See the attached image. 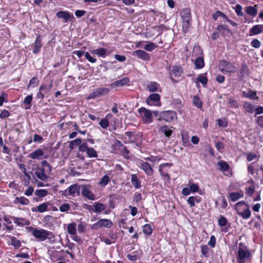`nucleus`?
<instances>
[{
	"label": "nucleus",
	"mask_w": 263,
	"mask_h": 263,
	"mask_svg": "<svg viewBox=\"0 0 263 263\" xmlns=\"http://www.w3.org/2000/svg\"><path fill=\"white\" fill-rule=\"evenodd\" d=\"M27 230L40 241H44L47 238L50 239L53 237L51 232L44 229L38 230L32 227H28L27 228Z\"/></svg>",
	"instance_id": "1"
},
{
	"label": "nucleus",
	"mask_w": 263,
	"mask_h": 263,
	"mask_svg": "<svg viewBox=\"0 0 263 263\" xmlns=\"http://www.w3.org/2000/svg\"><path fill=\"white\" fill-rule=\"evenodd\" d=\"M182 20V29L185 32L190 28L191 20V11L189 8H184L180 13Z\"/></svg>",
	"instance_id": "2"
},
{
	"label": "nucleus",
	"mask_w": 263,
	"mask_h": 263,
	"mask_svg": "<svg viewBox=\"0 0 263 263\" xmlns=\"http://www.w3.org/2000/svg\"><path fill=\"white\" fill-rule=\"evenodd\" d=\"M138 111L144 123L148 124L153 122L152 113L149 110L142 107L139 108Z\"/></svg>",
	"instance_id": "3"
},
{
	"label": "nucleus",
	"mask_w": 263,
	"mask_h": 263,
	"mask_svg": "<svg viewBox=\"0 0 263 263\" xmlns=\"http://www.w3.org/2000/svg\"><path fill=\"white\" fill-rule=\"evenodd\" d=\"M176 113L174 111H163L160 112L159 118H158V120H163L166 122H172L175 118H176Z\"/></svg>",
	"instance_id": "4"
},
{
	"label": "nucleus",
	"mask_w": 263,
	"mask_h": 263,
	"mask_svg": "<svg viewBox=\"0 0 263 263\" xmlns=\"http://www.w3.org/2000/svg\"><path fill=\"white\" fill-rule=\"evenodd\" d=\"M251 255V253L249 250L239 248L238 251L237 261L239 263H245Z\"/></svg>",
	"instance_id": "5"
},
{
	"label": "nucleus",
	"mask_w": 263,
	"mask_h": 263,
	"mask_svg": "<svg viewBox=\"0 0 263 263\" xmlns=\"http://www.w3.org/2000/svg\"><path fill=\"white\" fill-rule=\"evenodd\" d=\"M145 102L150 106H160L161 105L160 96L158 93L151 94L146 99Z\"/></svg>",
	"instance_id": "6"
},
{
	"label": "nucleus",
	"mask_w": 263,
	"mask_h": 263,
	"mask_svg": "<svg viewBox=\"0 0 263 263\" xmlns=\"http://www.w3.org/2000/svg\"><path fill=\"white\" fill-rule=\"evenodd\" d=\"M109 89L106 87L99 88L94 89L92 92L89 94L88 99H95L100 96L107 94Z\"/></svg>",
	"instance_id": "7"
},
{
	"label": "nucleus",
	"mask_w": 263,
	"mask_h": 263,
	"mask_svg": "<svg viewBox=\"0 0 263 263\" xmlns=\"http://www.w3.org/2000/svg\"><path fill=\"white\" fill-rule=\"evenodd\" d=\"M111 221L107 219H101L91 226V229L95 230L101 227L110 228L112 226Z\"/></svg>",
	"instance_id": "8"
},
{
	"label": "nucleus",
	"mask_w": 263,
	"mask_h": 263,
	"mask_svg": "<svg viewBox=\"0 0 263 263\" xmlns=\"http://www.w3.org/2000/svg\"><path fill=\"white\" fill-rule=\"evenodd\" d=\"M172 163H165L161 164L159 165V171L160 174L163 177L167 178V180H170L171 177L168 174V171L166 168V167H171L172 166Z\"/></svg>",
	"instance_id": "9"
},
{
	"label": "nucleus",
	"mask_w": 263,
	"mask_h": 263,
	"mask_svg": "<svg viewBox=\"0 0 263 263\" xmlns=\"http://www.w3.org/2000/svg\"><path fill=\"white\" fill-rule=\"evenodd\" d=\"M132 55L143 61L150 60L149 54L143 50H137L133 52Z\"/></svg>",
	"instance_id": "10"
},
{
	"label": "nucleus",
	"mask_w": 263,
	"mask_h": 263,
	"mask_svg": "<svg viewBox=\"0 0 263 263\" xmlns=\"http://www.w3.org/2000/svg\"><path fill=\"white\" fill-rule=\"evenodd\" d=\"M45 172V168L44 167H37L34 170V174L36 177L42 181H45L49 178Z\"/></svg>",
	"instance_id": "11"
},
{
	"label": "nucleus",
	"mask_w": 263,
	"mask_h": 263,
	"mask_svg": "<svg viewBox=\"0 0 263 263\" xmlns=\"http://www.w3.org/2000/svg\"><path fill=\"white\" fill-rule=\"evenodd\" d=\"M57 16L59 18H63L64 20V22L67 23L69 21H72L74 19V16L67 11H60L56 14Z\"/></svg>",
	"instance_id": "12"
},
{
	"label": "nucleus",
	"mask_w": 263,
	"mask_h": 263,
	"mask_svg": "<svg viewBox=\"0 0 263 263\" xmlns=\"http://www.w3.org/2000/svg\"><path fill=\"white\" fill-rule=\"evenodd\" d=\"M129 82V79L127 77H124L120 80L116 81L112 83L110 86L111 88L120 87L127 85Z\"/></svg>",
	"instance_id": "13"
},
{
	"label": "nucleus",
	"mask_w": 263,
	"mask_h": 263,
	"mask_svg": "<svg viewBox=\"0 0 263 263\" xmlns=\"http://www.w3.org/2000/svg\"><path fill=\"white\" fill-rule=\"evenodd\" d=\"M263 32V25H256L249 30V35L252 36L259 34Z\"/></svg>",
	"instance_id": "14"
},
{
	"label": "nucleus",
	"mask_w": 263,
	"mask_h": 263,
	"mask_svg": "<svg viewBox=\"0 0 263 263\" xmlns=\"http://www.w3.org/2000/svg\"><path fill=\"white\" fill-rule=\"evenodd\" d=\"M242 96L251 100H257L259 99V97L256 95V91L250 89L247 92L243 91Z\"/></svg>",
	"instance_id": "15"
},
{
	"label": "nucleus",
	"mask_w": 263,
	"mask_h": 263,
	"mask_svg": "<svg viewBox=\"0 0 263 263\" xmlns=\"http://www.w3.org/2000/svg\"><path fill=\"white\" fill-rule=\"evenodd\" d=\"M220 65L226 68V70L223 69H221L222 71H223L224 70H226L229 72L235 71V66H233L229 62L225 60H223L220 61Z\"/></svg>",
	"instance_id": "16"
},
{
	"label": "nucleus",
	"mask_w": 263,
	"mask_h": 263,
	"mask_svg": "<svg viewBox=\"0 0 263 263\" xmlns=\"http://www.w3.org/2000/svg\"><path fill=\"white\" fill-rule=\"evenodd\" d=\"M80 187L81 186L78 185L77 184H74L70 185L68 188V195L74 196L75 194L77 193V195H79L80 194Z\"/></svg>",
	"instance_id": "17"
},
{
	"label": "nucleus",
	"mask_w": 263,
	"mask_h": 263,
	"mask_svg": "<svg viewBox=\"0 0 263 263\" xmlns=\"http://www.w3.org/2000/svg\"><path fill=\"white\" fill-rule=\"evenodd\" d=\"M141 168L142 169L145 173L148 176H151L153 174V168L151 165L146 162L142 163Z\"/></svg>",
	"instance_id": "18"
},
{
	"label": "nucleus",
	"mask_w": 263,
	"mask_h": 263,
	"mask_svg": "<svg viewBox=\"0 0 263 263\" xmlns=\"http://www.w3.org/2000/svg\"><path fill=\"white\" fill-rule=\"evenodd\" d=\"M82 188L83 190L81 193L83 196L91 200L95 199V195L91 191L87 189L85 186H82Z\"/></svg>",
	"instance_id": "19"
},
{
	"label": "nucleus",
	"mask_w": 263,
	"mask_h": 263,
	"mask_svg": "<svg viewBox=\"0 0 263 263\" xmlns=\"http://www.w3.org/2000/svg\"><path fill=\"white\" fill-rule=\"evenodd\" d=\"M11 219L14 223H16L18 226H28L30 224V222L22 218H18L14 216L11 217Z\"/></svg>",
	"instance_id": "20"
},
{
	"label": "nucleus",
	"mask_w": 263,
	"mask_h": 263,
	"mask_svg": "<svg viewBox=\"0 0 263 263\" xmlns=\"http://www.w3.org/2000/svg\"><path fill=\"white\" fill-rule=\"evenodd\" d=\"M44 155V152L41 149H37L32 152L29 156L30 158L33 159H41Z\"/></svg>",
	"instance_id": "21"
},
{
	"label": "nucleus",
	"mask_w": 263,
	"mask_h": 263,
	"mask_svg": "<svg viewBox=\"0 0 263 263\" xmlns=\"http://www.w3.org/2000/svg\"><path fill=\"white\" fill-rule=\"evenodd\" d=\"M243 197V193L242 191L239 192H232L229 194V198L233 201H236L239 199Z\"/></svg>",
	"instance_id": "22"
},
{
	"label": "nucleus",
	"mask_w": 263,
	"mask_h": 263,
	"mask_svg": "<svg viewBox=\"0 0 263 263\" xmlns=\"http://www.w3.org/2000/svg\"><path fill=\"white\" fill-rule=\"evenodd\" d=\"M34 48L33 52L35 54L39 53L40 51V48L42 47L41 39L40 35H38L33 44Z\"/></svg>",
	"instance_id": "23"
},
{
	"label": "nucleus",
	"mask_w": 263,
	"mask_h": 263,
	"mask_svg": "<svg viewBox=\"0 0 263 263\" xmlns=\"http://www.w3.org/2000/svg\"><path fill=\"white\" fill-rule=\"evenodd\" d=\"M147 88L150 92L159 91L160 89L159 84L155 82H152L147 85Z\"/></svg>",
	"instance_id": "24"
},
{
	"label": "nucleus",
	"mask_w": 263,
	"mask_h": 263,
	"mask_svg": "<svg viewBox=\"0 0 263 263\" xmlns=\"http://www.w3.org/2000/svg\"><path fill=\"white\" fill-rule=\"evenodd\" d=\"M237 213L238 215L241 216L245 219H248L251 216V211L249 206L242 212H241L240 210L237 211Z\"/></svg>",
	"instance_id": "25"
},
{
	"label": "nucleus",
	"mask_w": 263,
	"mask_h": 263,
	"mask_svg": "<svg viewBox=\"0 0 263 263\" xmlns=\"http://www.w3.org/2000/svg\"><path fill=\"white\" fill-rule=\"evenodd\" d=\"M243 108L248 113L252 114L254 111V106L248 101L243 102Z\"/></svg>",
	"instance_id": "26"
},
{
	"label": "nucleus",
	"mask_w": 263,
	"mask_h": 263,
	"mask_svg": "<svg viewBox=\"0 0 263 263\" xmlns=\"http://www.w3.org/2000/svg\"><path fill=\"white\" fill-rule=\"evenodd\" d=\"M131 182L135 189L141 187V182L136 174H132L131 176Z\"/></svg>",
	"instance_id": "27"
},
{
	"label": "nucleus",
	"mask_w": 263,
	"mask_h": 263,
	"mask_svg": "<svg viewBox=\"0 0 263 263\" xmlns=\"http://www.w3.org/2000/svg\"><path fill=\"white\" fill-rule=\"evenodd\" d=\"M52 87V83L51 82L50 84H43L41 85V86L39 88V90L42 91V92L44 93H48L50 90L51 89Z\"/></svg>",
	"instance_id": "28"
},
{
	"label": "nucleus",
	"mask_w": 263,
	"mask_h": 263,
	"mask_svg": "<svg viewBox=\"0 0 263 263\" xmlns=\"http://www.w3.org/2000/svg\"><path fill=\"white\" fill-rule=\"evenodd\" d=\"M257 7V5H255L254 7L250 6L246 7V12L252 16H255L257 15V10L255 8Z\"/></svg>",
	"instance_id": "29"
},
{
	"label": "nucleus",
	"mask_w": 263,
	"mask_h": 263,
	"mask_svg": "<svg viewBox=\"0 0 263 263\" xmlns=\"http://www.w3.org/2000/svg\"><path fill=\"white\" fill-rule=\"evenodd\" d=\"M14 202L15 203H20L22 205H28L29 203V200L24 197H15Z\"/></svg>",
	"instance_id": "30"
},
{
	"label": "nucleus",
	"mask_w": 263,
	"mask_h": 263,
	"mask_svg": "<svg viewBox=\"0 0 263 263\" xmlns=\"http://www.w3.org/2000/svg\"><path fill=\"white\" fill-rule=\"evenodd\" d=\"M218 165L219 166V170L222 172H227L230 166L229 164L224 161H220L218 162Z\"/></svg>",
	"instance_id": "31"
},
{
	"label": "nucleus",
	"mask_w": 263,
	"mask_h": 263,
	"mask_svg": "<svg viewBox=\"0 0 263 263\" xmlns=\"http://www.w3.org/2000/svg\"><path fill=\"white\" fill-rule=\"evenodd\" d=\"M159 129L160 131L163 133L166 137H170L173 133V130L169 129V128L166 125L160 127Z\"/></svg>",
	"instance_id": "32"
},
{
	"label": "nucleus",
	"mask_w": 263,
	"mask_h": 263,
	"mask_svg": "<svg viewBox=\"0 0 263 263\" xmlns=\"http://www.w3.org/2000/svg\"><path fill=\"white\" fill-rule=\"evenodd\" d=\"M91 52L98 55L99 57H105L106 54V49L103 48H100L93 50Z\"/></svg>",
	"instance_id": "33"
},
{
	"label": "nucleus",
	"mask_w": 263,
	"mask_h": 263,
	"mask_svg": "<svg viewBox=\"0 0 263 263\" xmlns=\"http://www.w3.org/2000/svg\"><path fill=\"white\" fill-rule=\"evenodd\" d=\"M94 209L93 212L99 213L105 210L103 204L96 202L93 204Z\"/></svg>",
	"instance_id": "34"
},
{
	"label": "nucleus",
	"mask_w": 263,
	"mask_h": 263,
	"mask_svg": "<svg viewBox=\"0 0 263 263\" xmlns=\"http://www.w3.org/2000/svg\"><path fill=\"white\" fill-rule=\"evenodd\" d=\"M11 245L14 246L15 249H19L21 246V242L20 240L17 239L15 237H10Z\"/></svg>",
	"instance_id": "35"
},
{
	"label": "nucleus",
	"mask_w": 263,
	"mask_h": 263,
	"mask_svg": "<svg viewBox=\"0 0 263 263\" xmlns=\"http://www.w3.org/2000/svg\"><path fill=\"white\" fill-rule=\"evenodd\" d=\"M48 203H43L42 204H40L36 207V210H34V208L32 209V211H37L40 213H43L47 211L48 208Z\"/></svg>",
	"instance_id": "36"
},
{
	"label": "nucleus",
	"mask_w": 263,
	"mask_h": 263,
	"mask_svg": "<svg viewBox=\"0 0 263 263\" xmlns=\"http://www.w3.org/2000/svg\"><path fill=\"white\" fill-rule=\"evenodd\" d=\"M204 65L203 58L198 57L195 60V65L197 69H201Z\"/></svg>",
	"instance_id": "37"
},
{
	"label": "nucleus",
	"mask_w": 263,
	"mask_h": 263,
	"mask_svg": "<svg viewBox=\"0 0 263 263\" xmlns=\"http://www.w3.org/2000/svg\"><path fill=\"white\" fill-rule=\"evenodd\" d=\"M240 72L242 77H245L249 74V68L245 63L241 64Z\"/></svg>",
	"instance_id": "38"
},
{
	"label": "nucleus",
	"mask_w": 263,
	"mask_h": 263,
	"mask_svg": "<svg viewBox=\"0 0 263 263\" xmlns=\"http://www.w3.org/2000/svg\"><path fill=\"white\" fill-rule=\"evenodd\" d=\"M172 73L175 77H179L183 72V69L180 66H176L173 67Z\"/></svg>",
	"instance_id": "39"
},
{
	"label": "nucleus",
	"mask_w": 263,
	"mask_h": 263,
	"mask_svg": "<svg viewBox=\"0 0 263 263\" xmlns=\"http://www.w3.org/2000/svg\"><path fill=\"white\" fill-rule=\"evenodd\" d=\"M193 103L198 108H201L202 106V103L199 97L197 96L194 97L193 99Z\"/></svg>",
	"instance_id": "40"
},
{
	"label": "nucleus",
	"mask_w": 263,
	"mask_h": 263,
	"mask_svg": "<svg viewBox=\"0 0 263 263\" xmlns=\"http://www.w3.org/2000/svg\"><path fill=\"white\" fill-rule=\"evenodd\" d=\"M143 233L146 235H150L152 233V228L149 224H146L143 226Z\"/></svg>",
	"instance_id": "41"
},
{
	"label": "nucleus",
	"mask_w": 263,
	"mask_h": 263,
	"mask_svg": "<svg viewBox=\"0 0 263 263\" xmlns=\"http://www.w3.org/2000/svg\"><path fill=\"white\" fill-rule=\"evenodd\" d=\"M76 224L74 223H71L68 224L67 227V232L71 235L74 234L76 232Z\"/></svg>",
	"instance_id": "42"
},
{
	"label": "nucleus",
	"mask_w": 263,
	"mask_h": 263,
	"mask_svg": "<svg viewBox=\"0 0 263 263\" xmlns=\"http://www.w3.org/2000/svg\"><path fill=\"white\" fill-rule=\"evenodd\" d=\"M87 154L90 158H97L98 157L96 151L92 147H89L87 152Z\"/></svg>",
	"instance_id": "43"
},
{
	"label": "nucleus",
	"mask_w": 263,
	"mask_h": 263,
	"mask_svg": "<svg viewBox=\"0 0 263 263\" xmlns=\"http://www.w3.org/2000/svg\"><path fill=\"white\" fill-rule=\"evenodd\" d=\"M48 193V192L46 190H37L35 191V194L39 197H44L46 196Z\"/></svg>",
	"instance_id": "44"
},
{
	"label": "nucleus",
	"mask_w": 263,
	"mask_h": 263,
	"mask_svg": "<svg viewBox=\"0 0 263 263\" xmlns=\"http://www.w3.org/2000/svg\"><path fill=\"white\" fill-rule=\"evenodd\" d=\"M39 83V81L37 79V78L34 77H33L29 81V84L27 86V88H29V87L30 86H32L33 87H34L36 86Z\"/></svg>",
	"instance_id": "45"
},
{
	"label": "nucleus",
	"mask_w": 263,
	"mask_h": 263,
	"mask_svg": "<svg viewBox=\"0 0 263 263\" xmlns=\"http://www.w3.org/2000/svg\"><path fill=\"white\" fill-rule=\"evenodd\" d=\"M41 164L43 167L45 168V171L47 173H50L51 171V166L46 160H43L41 162Z\"/></svg>",
	"instance_id": "46"
},
{
	"label": "nucleus",
	"mask_w": 263,
	"mask_h": 263,
	"mask_svg": "<svg viewBox=\"0 0 263 263\" xmlns=\"http://www.w3.org/2000/svg\"><path fill=\"white\" fill-rule=\"evenodd\" d=\"M99 124L103 129H106L109 126V121L106 118L102 119Z\"/></svg>",
	"instance_id": "47"
},
{
	"label": "nucleus",
	"mask_w": 263,
	"mask_h": 263,
	"mask_svg": "<svg viewBox=\"0 0 263 263\" xmlns=\"http://www.w3.org/2000/svg\"><path fill=\"white\" fill-rule=\"evenodd\" d=\"M109 180V177L107 175H104L100 180L99 184L104 186L108 183Z\"/></svg>",
	"instance_id": "48"
},
{
	"label": "nucleus",
	"mask_w": 263,
	"mask_h": 263,
	"mask_svg": "<svg viewBox=\"0 0 263 263\" xmlns=\"http://www.w3.org/2000/svg\"><path fill=\"white\" fill-rule=\"evenodd\" d=\"M220 15L222 16V17L226 20L227 22L229 23L232 26L234 27H237L238 26V24L237 23L230 20L224 13H219Z\"/></svg>",
	"instance_id": "49"
},
{
	"label": "nucleus",
	"mask_w": 263,
	"mask_h": 263,
	"mask_svg": "<svg viewBox=\"0 0 263 263\" xmlns=\"http://www.w3.org/2000/svg\"><path fill=\"white\" fill-rule=\"evenodd\" d=\"M157 45H155L153 43H149L148 44H146L144 46V49L147 51H153L156 47Z\"/></svg>",
	"instance_id": "50"
},
{
	"label": "nucleus",
	"mask_w": 263,
	"mask_h": 263,
	"mask_svg": "<svg viewBox=\"0 0 263 263\" xmlns=\"http://www.w3.org/2000/svg\"><path fill=\"white\" fill-rule=\"evenodd\" d=\"M197 81L200 82L203 86H205L208 83L207 78L202 75H200L197 79Z\"/></svg>",
	"instance_id": "51"
},
{
	"label": "nucleus",
	"mask_w": 263,
	"mask_h": 263,
	"mask_svg": "<svg viewBox=\"0 0 263 263\" xmlns=\"http://www.w3.org/2000/svg\"><path fill=\"white\" fill-rule=\"evenodd\" d=\"M201 251L202 254L204 257H208L209 256V248L206 245L201 246Z\"/></svg>",
	"instance_id": "52"
},
{
	"label": "nucleus",
	"mask_w": 263,
	"mask_h": 263,
	"mask_svg": "<svg viewBox=\"0 0 263 263\" xmlns=\"http://www.w3.org/2000/svg\"><path fill=\"white\" fill-rule=\"evenodd\" d=\"M70 210V205L68 203H64L59 208V210L61 212H68Z\"/></svg>",
	"instance_id": "53"
},
{
	"label": "nucleus",
	"mask_w": 263,
	"mask_h": 263,
	"mask_svg": "<svg viewBox=\"0 0 263 263\" xmlns=\"http://www.w3.org/2000/svg\"><path fill=\"white\" fill-rule=\"evenodd\" d=\"M218 223L220 226L224 227L227 223V220L224 216L221 215L218 221Z\"/></svg>",
	"instance_id": "54"
},
{
	"label": "nucleus",
	"mask_w": 263,
	"mask_h": 263,
	"mask_svg": "<svg viewBox=\"0 0 263 263\" xmlns=\"http://www.w3.org/2000/svg\"><path fill=\"white\" fill-rule=\"evenodd\" d=\"M235 12L239 16H242L243 13L242 12V7L239 4H237L235 6Z\"/></svg>",
	"instance_id": "55"
},
{
	"label": "nucleus",
	"mask_w": 263,
	"mask_h": 263,
	"mask_svg": "<svg viewBox=\"0 0 263 263\" xmlns=\"http://www.w3.org/2000/svg\"><path fill=\"white\" fill-rule=\"evenodd\" d=\"M251 45L254 48H258L261 45V43L257 39H253L251 42Z\"/></svg>",
	"instance_id": "56"
},
{
	"label": "nucleus",
	"mask_w": 263,
	"mask_h": 263,
	"mask_svg": "<svg viewBox=\"0 0 263 263\" xmlns=\"http://www.w3.org/2000/svg\"><path fill=\"white\" fill-rule=\"evenodd\" d=\"M216 29L218 31L226 30L228 32H230V30L228 29V26L220 24L217 26Z\"/></svg>",
	"instance_id": "57"
},
{
	"label": "nucleus",
	"mask_w": 263,
	"mask_h": 263,
	"mask_svg": "<svg viewBox=\"0 0 263 263\" xmlns=\"http://www.w3.org/2000/svg\"><path fill=\"white\" fill-rule=\"evenodd\" d=\"M216 241L215 237L214 235H212L210 237V241L208 242V245L212 248H214L215 247Z\"/></svg>",
	"instance_id": "58"
},
{
	"label": "nucleus",
	"mask_w": 263,
	"mask_h": 263,
	"mask_svg": "<svg viewBox=\"0 0 263 263\" xmlns=\"http://www.w3.org/2000/svg\"><path fill=\"white\" fill-rule=\"evenodd\" d=\"M187 203L189 204L190 207L192 208L195 205V199L194 196H190L187 200Z\"/></svg>",
	"instance_id": "59"
},
{
	"label": "nucleus",
	"mask_w": 263,
	"mask_h": 263,
	"mask_svg": "<svg viewBox=\"0 0 263 263\" xmlns=\"http://www.w3.org/2000/svg\"><path fill=\"white\" fill-rule=\"evenodd\" d=\"M79 146V151L82 152H87L89 148L86 143H83L82 144H81Z\"/></svg>",
	"instance_id": "60"
},
{
	"label": "nucleus",
	"mask_w": 263,
	"mask_h": 263,
	"mask_svg": "<svg viewBox=\"0 0 263 263\" xmlns=\"http://www.w3.org/2000/svg\"><path fill=\"white\" fill-rule=\"evenodd\" d=\"M86 13V11L83 10H77L75 11V15L78 18L83 16Z\"/></svg>",
	"instance_id": "61"
},
{
	"label": "nucleus",
	"mask_w": 263,
	"mask_h": 263,
	"mask_svg": "<svg viewBox=\"0 0 263 263\" xmlns=\"http://www.w3.org/2000/svg\"><path fill=\"white\" fill-rule=\"evenodd\" d=\"M254 186L251 185L246 188V193L250 196H252L254 192Z\"/></svg>",
	"instance_id": "62"
},
{
	"label": "nucleus",
	"mask_w": 263,
	"mask_h": 263,
	"mask_svg": "<svg viewBox=\"0 0 263 263\" xmlns=\"http://www.w3.org/2000/svg\"><path fill=\"white\" fill-rule=\"evenodd\" d=\"M142 198L141 194L139 193H135L133 197V201L136 202H139Z\"/></svg>",
	"instance_id": "63"
},
{
	"label": "nucleus",
	"mask_w": 263,
	"mask_h": 263,
	"mask_svg": "<svg viewBox=\"0 0 263 263\" xmlns=\"http://www.w3.org/2000/svg\"><path fill=\"white\" fill-rule=\"evenodd\" d=\"M228 103L232 107L237 108L238 107L237 102L233 99H229Z\"/></svg>",
	"instance_id": "64"
}]
</instances>
